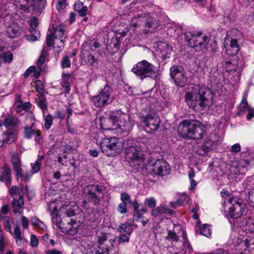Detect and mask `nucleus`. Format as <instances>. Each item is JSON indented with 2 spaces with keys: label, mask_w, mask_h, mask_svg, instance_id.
<instances>
[{
  "label": "nucleus",
  "mask_w": 254,
  "mask_h": 254,
  "mask_svg": "<svg viewBox=\"0 0 254 254\" xmlns=\"http://www.w3.org/2000/svg\"><path fill=\"white\" fill-rule=\"evenodd\" d=\"M152 172L159 176H164L170 173V166L163 160H157L153 164Z\"/></svg>",
  "instance_id": "nucleus-19"
},
{
  "label": "nucleus",
  "mask_w": 254,
  "mask_h": 254,
  "mask_svg": "<svg viewBox=\"0 0 254 254\" xmlns=\"http://www.w3.org/2000/svg\"><path fill=\"white\" fill-rule=\"evenodd\" d=\"M120 48V43L116 39L112 40L107 46V50L108 51L112 54L116 53Z\"/></svg>",
  "instance_id": "nucleus-35"
},
{
  "label": "nucleus",
  "mask_w": 254,
  "mask_h": 254,
  "mask_svg": "<svg viewBox=\"0 0 254 254\" xmlns=\"http://www.w3.org/2000/svg\"><path fill=\"white\" fill-rule=\"evenodd\" d=\"M2 124H0V141L2 142H7L8 144L12 143L14 141V135L11 131H1Z\"/></svg>",
  "instance_id": "nucleus-30"
},
{
  "label": "nucleus",
  "mask_w": 254,
  "mask_h": 254,
  "mask_svg": "<svg viewBox=\"0 0 254 254\" xmlns=\"http://www.w3.org/2000/svg\"><path fill=\"white\" fill-rule=\"evenodd\" d=\"M31 127H25L24 128V137L27 139H31L32 136L34 137V141L36 143L39 144L43 138L40 130L34 129Z\"/></svg>",
  "instance_id": "nucleus-20"
},
{
  "label": "nucleus",
  "mask_w": 254,
  "mask_h": 254,
  "mask_svg": "<svg viewBox=\"0 0 254 254\" xmlns=\"http://www.w3.org/2000/svg\"><path fill=\"white\" fill-rule=\"evenodd\" d=\"M140 122L146 132L152 133L158 129L160 119L156 114H149L140 117Z\"/></svg>",
  "instance_id": "nucleus-13"
},
{
  "label": "nucleus",
  "mask_w": 254,
  "mask_h": 254,
  "mask_svg": "<svg viewBox=\"0 0 254 254\" xmlns=\"http://www.w3.org/2000/svg\"><path fill=\"white\" fill-rule=\"evenodd\" d=\"M53 124V117L48 115L45 118V127L46 129H49Z\"/></svg>",
  "instance_id": "nucleus-49"
},
{
  "label": "nucleus",
  "mask_w": 254,
  "mask_h": 254,
  "mask_svg": "<svg viewBox=\"0 0 254 254\" xmlns=\"http://www.w3.org/2000/svg\"><path fill=\"white\" fill-rule=\"evenodd\" d=\"M57 210V208L54 207L53 212L51 213L52 223L54 225H56L58 228L61 229L63 232V228H64L66 224L63 222L60 216L56 212Z\"/></svg>",
  "instance_id": "nucleus-28"
},
{
  "label": "nucleus",
  "mask_w": 254,
  "mask_h": 254,
  "mask_svg": "<svg viewBox=\"0 0 254 254\" xmlns=\"http://www.w3.org/2000/svg\"><path fill=\"white\" fill-rule=\"evenodd\" d=\"M36 90L37 92L41 94L44 93V87L40 81H37L36 82Z\"/></svg>",
  "instance_id": "nucleus-58"
},
{
  "label": "nucleus",
  "mask_w": 254,
  "mask_h": 254,
  "mask_svg": "<svg viewBox=\"0 0 254 254\" xmlns=\"http://www.w3.org/2000/svg\"><path fill=\"white\" fill-rule=\"evenodd\" d=\"M106 191L104 187L98 185H89L83 189V194L89 202L94 205H99L104 199Z\"/></svg>",
  "instance_id": "nucleus-7"
},
{
  "label": "nucleus",
  "mask_w": 254,
  "mask_h": 254,
  "mask_svg": "<svg viewBox=\"0 0 254 254\" xmlns=\"http://www.w3.org/2000/svg\"><path fill=\"white\" fill-rule=\"evenodd\" d=\"M240 34L237 29H233L228 33L224 41L225 51L228 55L233 56L236 55L239 52L240 48L236 37Z\"/></svg>",
  "instance_id": "nucleus-11"
},
{
  "label": "nucleus",
  "mask_w": 254,
  "mask_h": 254,
  "mask_svg": "<svg viewBox=\"0 0 254 254\" xmlns=\"http://www.w3.org/2000/svg\"><path fill=\"white\" fill-rule=\"evenodd\" d=\"M121 199L123 201V202H125L127 204V202H130V198L127 193H122L121 196Z\"/></svg>",
  "instance_id": "nucleus-62"
},
{
  "label": "nucleus",
  "mask_w": 254,
  "mask_h": 254,
  "mask_svg": "<svg viewBox=\"0 0 254 254\" xmlns=\"http://www.w3.org/2000/svg\"><path fill=\"white\" fill-rule=\"evenodd\" d=\"M185 100L194 110H203L213 104V95L209 89L194 85L190 92L186 94Z\"/></svg>",
  "instance_id": "nucleus-1"
},
{
  "label": "nucleus",
  "mask_w": 254,
  "mask_h": 254,
  "mask_svg": "<svg viewBox=\"0 0 254 254\" xmlns=\"http://www.w3.org/2000/svg\"><path fill=\"white\" fill-rule=\"evenodd\" d=\"M156 50L164 59L169 58L172 48L168 43L164 42H159L156 44Z\"/></svg>",
  "instance_id": "nucleus-21"
},
{
  "label": "nucleus",
  "mask_w": 254,
  "mask_h": 254,
  "mask_svg": "<svg viewBox=\"0 0 254 254\" xmlns=\"http://www.w3.org/2000/svg\"><path fill=\"white\" fill-rule=\"evenodd\" d=\"M132 71L141 79L147 77L155 78L157 75V68L145 60L138 62L132 68Z\"/></svg>",
  "instance_id": "nucleus-10"
},
{
  "label": "nucleus",
  "mask_w": 254,
  "mask_h": 254,
  "mask_svg": "<svg viewBox=\"0 0 254 254\" xmlns=\"http://www.w3.org/2000/svg\"><path fill=\"white\" fill-rule=\"evenodd\" d=\"M176 228H178L179 231L178 232L179 235H181L183 237V241H180L170 245L167 248L168 252L172 254H178L182 253V254H191L192 253V249L189 243L186 232L180 226H175Z\"/></svg>",
  "instance_id": "nucleus-8"
},
{
  "label": "nucleus",
  "mask_w": 254,
  "mask_h": 254,
  "mask_svg": "<svg viewBox=\"0 0 254 254\" xmlns=\"http://www.w3.org/2000/svg\"><path fill=\"white\" fill-rule=\"evenodd\" d=\"M19 123L18 119L12 116H8L5 120L4 122V126L6 127L7 131H11L12 133L14 135L12 129L15 127Z\"/></svg>",
  "instance_id": "nucleus-27"
},
{
  "label": "nucleus",
  "mask_w": 254,
  "mask_h": 254,
  "mask_svg": "<svg viewBox=\"0 0 254 254\" xmlns=\"http://www.w3.org/2000/svg\"><path fill=\"white\" fill-rule=\"evenodd\" d=\"M71 63L69 57L65 56L61 62L62 67L63 68L69 67Z\"/></svg>",
  "instance_id": "nucleus-51"
},
{
  "label": "nucleus",
  "mask_w": 254,
  "mask_h": 254,
  "mask_svg": "<svg viewBox=\"0 0 254 254\" xmlns=\"http://www.w3.org/2000/svg\"><path fill=\"white\" fill-rule=\"evenodd\" d=\"M218 137L216 133H211L209 138H206L204 141L202 145V149L205 152H207L212 150L213 148L215 142L218 141Z\"/></svg>",
  "instance_id": "nucleus-23"
},
{
  "label": "nucleus",
  "mask_w": 254,
  "mask_h": 254,
  "mask_svg": "<svg viewBox=\"0 0 254 254\" xmlns=\"http://www.w3.org/2000/svg\"><path fill=\"white\" fill-rule=\"evenodd\" d=\"M31 222L32 225L37 227L41 230H45L46 228L44 223L36 217H33L31 219Z\"/></svg>",
  "instance_id": "nucleus-41"
},
{
  "label": "nucleus",
  "mask_w": 254,
  "mask_h": 254,
  "mask_svg": "<svg viewBox=\"0 0 254 254\" xmlns=\"http://www.w3.org/2000/svg\"><path fill=\"white\" fill-rule=\"evenodd\" d=\"M130 144V146L126 148V158L131 166H139L143 161L141 149L136 145Z\"/></svg>",
  "instance_id": "nucleus-14"
},
{
  "label": "nucleus",
  "mask_w": 254,
  "mask_h": 254,
  "mask_svg": "<svg viewBox=\"0 0 254 254\" xmlns=\"http://www.w3.org/2000/svg\"><path fill=\"white\" fill-rule=\"evenodd\" d=\"M178 131L182 137L193 140L201 139L206 130L204 125L197 120H185L179 126Z\"/></svg>",
  "instance_id": "nucleus-3"
},
{
  "label": "nucleus",
  "mask_w": 254,
  "mask_h": 254,
  "mask_svg": "<svg viewBox=\"0 0 254 254\" xmlns=\"http://www.w3.org/2000/svg\"><path fill=\"white\" fill-rule=\"evenodd\" d=\"M145 26L146 27L151 28L152 31H154L159 27V23L156 19L149 17L146 20Z\"/></svg>",
  "instance_id": "nucleus-37"
},
{
  "label": "nucleus",
  "mask_w": 254,
  "mask_h": 254,
  "mask_svg": "<svg viewBox=\"0 0 254 254\" xmlns=\"http://www.w3.org/2000/svg\"><path fill=\"white\" fill-rule=\"evenodd\" d=\"M242 229L247 231V233L254 232V220L249 219L245 221V224L243 225Z\"/></svg>",
  "instance_id": "nucleus-38"
},
{
  "label": "nucleus",
  "mask_w": 254,
  "mask_h": 254,
  "mask_svg": "<svg viewBox=\"0 0 254 254\" xmlns=\"http://www.w3.org/2000/svg\"><path fill=\"white\" fill-rule=\"evenodd\" d=\"M21 225L24 229H26L29 227V222L28 219L24 216H22L21 218Z\"/></svg>",
  "instance_id": "nucleus-59"
},
{
  "label": "nucleus",
  "mask_w": 254,
  "mask_h": 254,
  "mask_svg": "<svg viewBox=\"0 0 254 254\" xmlns=\"http://www.w3.org/2000/svg\"><path fill=\"white\" fill-rule=\"evenodd\" d=\"M40 38V33L39 31H35L31 33L30 35H27L26 39L29 41H35Z\"/></svg>",
  "instance_id": "nucleus-46"
},
{
  "label": "nucleus",
  "mask_w": 254,
  "mask_h": 254,
  "mask_svg": "<svg viewBox=\"0 0 254 254\" xmlns=\"http://www.w3.org/2000/svg\"><path fill=\"white\" fill-rule=\"evenodd\" d=\"M78 226L79 225L77 222L71 219L70 222H67L66 223V225L64 228H63V233L72 236L74 235L77 232V228Z\"/></svg>",
  "instance_id": "nucleus-25"
},
{
  "label": "nucleus",
  "mask_w": 254,
  "mask_h": 254,
  "mask_svg": "<svg viewBox=\"0 0 254 254\" xmlns=\"http://www.w3.org/2000/svg\"><path fill=\"white\" fill-rule=\"evenodd\" d=\"M227 205L229 206L227 216L233 219L240 218L243 214L244 208L237 197L229 199Z\"/></svg>",
  "instance_id": "nucleus-18"
},
{
  "label": "nucleus",
  "mask_w": 254,
  "mask_h": 254,
  "mask_svg": "<svg viewBox=\"0 0 254 254\" xmlns=\"http://www.w3.org/2000/svg\"><path fill=\"white\" fill-rule=\"evenodd\" d=\"M45 54H46V52L44 51V50H43L42 54L39 58V59L38 60V64H37L38 66L39 67H41L42 65V64H44V61H45Z\"/></svg>",
  "instance_id": "nucleus-61"
},
{
  "label": "nucleus",
  "mask_w": 254,
  "mask_h": 254,
  "mask_svg": "<svg viewBox=\"0 0 254 254\" xmlns=\"http://www.w3.org/2000/svg\"><path fill=\"white\" fill-rule=\"evenodd\" d=\"M39 24L38 20L37 18H34L30 20V33H32L35 31H37L36 28L38 27Z\"/></svg>",
  "instance_id": "nucleus-48"
},
{
  "label": "nucleus",
  "mask_w": 254,
  "mask_h": 254,
  "mask_svg": "<svg viewBox=\"0 0 254 254\" xmlns=\"http://www.w3.org/2000/svg\"><path fill=\"white\" fill-rule=\"evenodd\" d=\"M166 239L170 242V245H172L179 240V236L175 232V230L168 231Z\"/></svg>",
  "instance_id": "nucleus-39"
},
{
  "label": "nucleus",
  "mask_w": 254,
  "mask_h": 254,
  "mask_svg": "<svg viewBox=\"0 0 254 254\" xmlns=\"http://www.w3.org/2000/svg\"><path fill=\"white\" fill-rule=\"evenodd\" d=\"M170 75L175 84L178 87L185 86L188 81L187 72L181 66L174 65L170 68Z\"/></svg>",
  "instance_id": "nucleus-15"
},
{
  "label": "nucleus",
  "mask_w": 254,
  "mask_h": 254,
  "mask_svg": "<svg viewBox=\"0 0 254 254\" xmlns=\"http://www.w3.org/2000/svg\"><path fill=\"white\" fill-rule=\"evenodd\" d=\"M133 230V225L129 223L122 224L119 227L120 232L125 233L127 235H130Z\"/></svg>",
  "instance_id": "nucleus-33"
},
{
  "label": "nucleus",
  "mask_w": 254,
  "mask_h": 254,
  "mask_svg": "<svg viewBox=\"0 0 254 254\" xmlns=\"http://www.w3.org/2000/svg\"><path fill=\"white\" fill-rule=\"evenodd\" d=\"M243 185L245 187L246 189L249 190L248 192L249 198L254 199V178H248V179L244 182Z\"/></svg>",
  "instance_id": "nucleus-31"
},
{
  "label": "nucleus",
  "mask_w": 254,
  "mask_h": 254,
  "mask_svg": "<svg viewBox=\"0 0 254 254\" xmlns=\"http://www.w3.org/2000/svg\"><path fill=\"white\" fill-rule=\"evenodd\" d=\"M141 16L139 15H137V16L133 17L130 22V26L134 28L138 27L139 25L142 24V20L140 19Z\"/></svg>",
  "instance_id": "nucleus-45"
},
{
  "label": "nucleus",
  "mask_w": 254,
  "mask_h": 254,
  "mask_svg": "<svg viewBox=\"0 0 254 254\" xmlns=\"http://www.w3.org/2000/svg\"><path fill=\"white\" fill-rule=\"evenodd\" d=\"M79 15L81 16H85L87 14V7L86 6H82L81 9L77 10Z\"/></svg>",
  "instance_id": "nucleus-63"
},
{
  "label": "nucleus",
  "mask_w": 254,
  "mask_h": 254,
  "mask_svg": "<svg viewBox=\"0 0 254 254\" xmlns=\"http://www.w3.org/2000/svg\"><path fill=\"white\" fill-rule=\"evenodd\" d=\"M127 204L125 202L120 203L118 208L117 210L121 214H124L127 212Z\"/></svg>",
  "instance_id": "nucleus-54"
},
{
  "label": "nucleus",
  "mask_w": 254,
  "mask_h": 254,
  "mask_svg": "<svg viewBox=\"0 0 254 254\" xmlns=\"http://www.w3.org/2000/svg\"><path fill=\"white\" fill-rule=\"evenodd\" d=\"M12 162L13 169L16 172V177H23L20 158L18 156L14 155L12 157Z\"/></svg>",
  "instance_id": "nucleus-29"
},
{
  "label": "nucleus",
  "mask_w": 254,
  "mask_h": 254,
  "mask_svg": "<svg viewBox=\"0 0 254 254\" xmlns=\"http://www.w3.org/2000/svg\"><path fill=\"white\" fill-rule=\"evenodd\" d=\"M167 34L170 36H175L176 35H179L181 33V28L178 26L176 24L172 23L170 24V26L168 27L167 31Z\"/></svg>",
  "instance_id": "nucleus-32"
},
{
  "label": "nucleus",
  "mask_w": 254,
  "mask_h": 254,
  "mask_svg": "<svg viewBox=\"0 0 254 254\" xmlns=\"http://www.w3.org/2000/svg\"><path fill=\"white\" fill-rule=\"evenodd\" d=\"M100 147L102 152L108 156H115L120 154L123 145L117 137L104 138L102 140Z\"/></svg>",
  "instance_id": "nucleus-9"
},
{
  "label": "nucleus",
  "mask_w": 254,
  "mask_h": 254,
  "mask_svg": "<svg viewBox=\"0 0 254 254\" xmlns=\"http://www.w3.org/2000/svg\"><path fill=\"white\" fill-rule=\"evenodd\" d=\"M225 68L226 70L230 72L234 73L235 72H237V74L235 76H237V79L239 80L240 79V75L241 72V69L238 67V65L236 64V62L235 61H227L226 62Z\"/></svg>",
  "instance_id": "nucleus-26"
},
{
  "label": "nucleus",
  "mask_w": 254,
  "mask_h": 254,
  "mask_svg": "<svg viewBox=\"0 0 254 254\" xmlns=\"http://www.w3.org/2000/svg\"><path fill=\"white\" fill-rule=\"evenodd\" d=\"M43 159L44 157L43 156H39L35 162L31 164L32 168L31 172L32 173V174L37 173L39 171L41 165V162Z\"/></svg>",
  "instance_id": "nucleus-36"
},
{
  "label": "nucleus",
  "mask_w": 254,
  "mask_h": 254,
  "mask_svg": "<svg viewBox=\"0 0 254 254\" xmlns=\"http://www.w3.org/2000/svg\"><path fill=\"white\" fill-rule=\"evenodd\" d=\"M241 150V145L239 143H236L232 145L231 149V151L233 153H237L240 152Z\"/></svg>",
  "instance_id": "nucleus-64"
},
{
  "label": "nucleus",
  "mask_w": 254,
  "mask_h": 254,
  "mask_svg": "<svg viewBox=\"0 0 254 254\" xmlns=\"http://www.w3.org/2000/svg\"><path fill=\"white\" fill-rule=\"evenodd\" d=\"M85 61L87 64L90 66H93L97 63V60L95 58L94 56L91 55L87 56Z\"/></svg>",
  "instance_id": "nucleus-50"
},
{
  "label": "nucleus",
  "mask_w": 254,
  "mask_h": 254,
  "mask_svg": "<svg viewBox=\"0 0 254 254\" xmlns=\"http://www.w3.org/2000/svg\"><path fill=\"white\" fill-rule=\"evenodd\" d=\"M38 244V240L35 236L32 235L30 238V245L32 247H37Z\"/></svg>",
  "instance_id": "nucleus-60"
},
{
  "label": "nucleus",
  "mask_w": 254,
  "mask_h": 254,
  "mask_svg": "<svg viewBox=\"0 0 254 254\" xmlns=\"http://www.w3.org/2000/svg\"><path fill=\"white\" fill-rule=\"evenodd\" d=\"M6 3V0H0V23L2 22L5 26L6 35L8 38H16L22 35L24 32L14 22L12 17L5 13Z\"/></svg>",
  "instance_id": "nucleus-4"
},
{
  "label": "nucleus",
  "mask_w": 254,
  "mask_h": 254,
  "mask_svg": "<svg viewBox=\"0 0 254 254\" xmlns=\"http://www.w3.org/2000/svg\"><path fill=\"white\" fill-rule=\"evenodd\" d=\"M9 193L13 198L14 197H17V194H21V193L19 192V188H17L16 186L12 187L9 190Z\"/></svg>",
  "instance_id": "nucleus-56"
},
{
  "label": "nucleus",
  "mask_w": 254,
  "mask_h": 254,
  "mask_svg": "<svg viewBox=\"0 0 254 254\" xmlns=\"http://www.w3.org/2000/svg\"><path fill=\"white\" fill-rule=\"evenodd\" d=\"M0 181L4 182L7 187L11 184V170L6 164L3 167H0Z\"/></svg>",
  "instance_id": "nucleus-22"
},
{
  "label": "nucleus",
  "mask_w": 254,
  "mask_h": 254,
  "mask_svg": "<svg viewBox=\"0 0 254 254\" xmlns=\"http://www.w3.org/2000/svg\"><path fill=\"white\" fill-rule=\"evenodd\" d=\"M66 5V0H58L57 9L58 11H63L65 8Z\"/></svg>",
  "instance_id": "nucleus-52"
},
{
  "label": "nucleus",
  "mask_w": 254,
  "mask_h": 254,
  "mask_svg": "<svg viewBox=\"0 0 254 254\" xmlns=\"http://www.w3.org/2000/svg\"><path fill=\"white\" fill-rule=\"evenodd\" d=\"M144 203L150 208H153L155 207L156 201L153 197H149L145 199Z\"/></svg>",
  "instance_id": "nucleus-47"
},
{
  "label": "nucleus",
  "mask_w": 254,
  "mask_h": 254,
  "mask_svg": "<svg viewBox=\"0 0 254 254\" xmlns=\"http://www.w3.org/2000/svg\"><path fill=\"white\" fill-rule=\"evenodd\" d=\"M112 93L111 88L108 85L101 90L99 94L92 98V101L94 105L98 108H101L109 104L111 101L110 95Z\"/></svg>",
  "instance_id": "nucleus-16"
},
{
  "label": "nucleus",
  "mask_w": 254,
  "mask_h": 254,
  "mask_svg": "<svg viewBox=\"0 0 254 254\" xmlns=\"http://www.w3.org/2000/svg\"><path fill=\"white\" fill-rule=\"evenodd\" d=\"M188 199L189 196L187 195H184L181 198L178 200L176 202H171L170 204L173 207L176 208L177 206L183 205L185 203H187Z\"/></svg>",
  "instance_id": "nucleus-42"
},
{
  "label": "nucleus",
  "mask_w": 254,
  "mask_h": 254,
  "mask_svg": "<svg viewBox=\"0 0 254 254\" xmlns=\"http://www.w3.org/2000/svg\"><path fill=\"white\" fill-rule=\"evenodd\" d=\"M108 119L101 120L102 127L107 130L121 129V132L129 131L132 127V124L129 121V116L121 110L110 111Z\"/></svg>",
  "instance_id": "nucleus-2"
},
{
  "label": "nucleus",
  "mask_w": 254,
  "mask_h": 254,
  "mask_svg": "<svg viewBox=\"0 0 254 254\" xmlns=\"http://www.w3.org/2000/svg\"><path fill=\"white\" fill-rule=\"evenodd\" d=\"M15 4L19 9L27 12L31 10L39 11L46 4V0H15Z\"/></svg>",
  "instance_id": "nucleus-12"
},
{
  "label": "nucleus",
  "mask_w": 254,
  "mask_h": 254,
  "mask_svg": "<svg viewBox=\"0 0 254 254\" xmlns=\"http://www.w3.org/2000/svg\"><path fill=\"white\" fill-rule=\"evenodd\" d=\"M132 206L134 208L135 212L133 214V218L135 221H139L141 217V214H140V211L137 209L138 207V204L136 201L131 202H129Z\"/></svg>",
  "instance_id": "nucleus-40"
},
{
  "label": "nucleus",
  "mask_w": 254,
  "mask_h": 254,
  "mask_svg": "<svg viewBox=\"0 0 254 254\" xmlns=\"http://www.w3.org/2000/svg\"><path fill=\"white\" fill-rule=\"evenodd\" d=\"M50 33L47 36L46 44L49 47L53 45L55 52L60 53L64 47V42L66 36L63 24H59L57 27L49 29Z\"/></svg>",
  "instance_id": "nucleus-5"
},
{
  "label": "nucleus",
  "mask_w": 254,
  "mask_h": 254,
  "mask_svg": "<svg viewBox=\"0 0 254 254\" xmlns=\"http://www.w3.org/2000/svg\"><path fill=\"white\" fill-rule=\"evenodd\" d=\"M129 235H127L126 234H120L119 236L118 243L122 244V243H124L125 242H128L129 240Z\"/></svg>",
  "instance_id": "nucleus-55"
},
{
  "label": "nucleus",
  "mask_w": 254,
  "mask_h": 254,
  "mask_svg": "<svg viewBox=\"0 0 254 254\" xmlns=\"http://www.w3.org/2000/svg\"><path fill=\"white\" fill-rule=\"evenodd\" d=\"M24 200L21 194L18 197H14L12 201L13 212L14 214H22L23 212Z\"/></svg>",
  "instance_id": "nucleus-24"
},
{
  "label": "nucleus",
  "mask_w": 254,
  "mask_h": 254,
  "mask_svg": "<svg viewBox=\"0 0 254 254\" xmlns=\"http://www.w3.org/2000/svg\"><path fill=\"white\" fill-rule=\"evenodd\" d=\"M240 109L242 112H246L249 109V108H251L248 104L247 100H242L241 103L240 105Z\"/></svg>",
  "instance_id": "nucleus-53"
},
{
  "label": "nucleus",
  "mask_w": 254,
  "mask_h": 254,
  "mask_svg": "<svg viewBox=\"0 0 254 254\" xmlns=\"http://www.w3.org/2000/svg\"><path fill=\"white\" fill-rule=\"evenodd\" d=\"M38 106L43 110H46L47 108V105L45 99L43 98L41 96V98H40L38 101Z\"/></svg>",
  "instance_id": "nucleus-57"
},
{
  "label": "nucleus",
  "mask_w": 254,
  "mask_h": 254,
  "mask_svg": "<svg viewBox=\"0 0 254 254\" xmlns=\"http://www.w3.org/2000/svg\"><path fill=\"white\" fill-rule=\"evenodd\" d=\"M14 237L16 239V242L17 244L20 245L22 240L21 230L18 225H16L14 229Z\"/></svg>",
  "instance_id": "nucleus-43"
},
{
  "label": "nucleus",
  "mask_w": 254,
  "mask_h": 254,
  "mask_svg": "<svg viewBox=\"0 0 254 254\" xmlns=\"http://www.w3.org/2000/svg\"><path fill=\"white\" fill-rule=\"evenodd\" d=\"M233 243L235 245H239L241 246L242 247H244L243 249H241L242 250L245 251L249 247L250 244H249V240L248 238H243V240H241V239L238 238L237 240H235V239H233Z\"/></svg>",
  "instance_id": "nucleus-34"
},
{
  "label": "nucleus",
  "mask_w": 254,
  "mask_h": 254,
  "mask_svg": "<svg viewBox=\"0 0 254 254\" xmlns=\"http://www.w3.org/2000/svg\"><path fill=\"white\" fill-rule=\"evenodd\" d=\"M97 248L95 254H109L110 251L113 248V244L110 240L107 239L106 234L100 233L97 236Z\"/></svg>",
  "instance_id": "nucleus-17"
},
{
  "label": "nucleus",
  "mask_w": 254,
  "mask_h": 254,
  "mask_svg": "<svg viewBox=\"0 0 254 254\" xmlns=\"http://www.w3.org/2000/svg\"><path fill=\"white\" fill-rule=\"evenodd\" d=\"M200 231L201 235L209 237L211 236V229L207 224H203L200 228Z\"/></svg>",
  "instance_id": "nucleus-44"
},
{
  "label": "nucleus",
  "mask_w": 254,
  "mask_h": 254,
  "mask_svg": "<svg viewBox=\"0 0 254 254\" xmlns=\"http://www.w3.org/2000/svg\"><path fill=\"white\" fill-rule=\"evenodd\" d=\"M185 41L188 46L199 52L206 49L209 38L199 31H189L185 34Z\"/></svg>",
  "instance_id": "nucleus-6"
}]
</instances>
